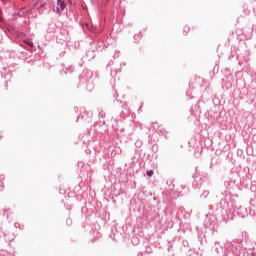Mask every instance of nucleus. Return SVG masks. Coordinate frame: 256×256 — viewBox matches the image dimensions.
<instances>
[{"instance_id": "1", "label": "nucleus", "mask_w": 256, "mask_h": 256, "mask_svg": "<svg viewBox=\"0 0 256 256\" xmlns=\"http://www.w3.org/2000/svg\"><path fill=\"white\" fill-rule=\"evenodd\" d=\"M65 1L63 0H58V6H57V11H63L65 9Z\"/></svg>"}, {"instance_id": "2", "label": "nucleus", "mask_w": 256, "mask_h": 256, "mask_svg": "<svg viewBox=\"0 0 256 256\" xmlns=\"http://www.w3.org/2000/svg\"><path fill=\"white\" fill-rule=\"evenodd\" d=\"M148 177H153V170L147 171Z\"/></svg>"}, {"instance_id": "3", "label": "nucleus", "mask_w": 256, "mask_h": 256, "mask_svg": "<svg viewBox=\"0 0 256 256\" xmlns=\"http://www.w3.org/2000/svg\"><path fill=\"white\" fill-rule=\"evenodd\" d=\"M30 47H33V43H29Z\"/></svg>"}]
</instances>
